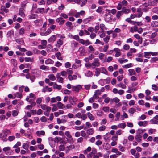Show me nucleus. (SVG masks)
Here are the masks:
<instances>
[{
	"mask_svg": "<svg viewBox=\"0 0 158 158\" xmlns=\"http://www.w3.org/2000/svg\"><path fill=\"white\" fill-rule=\"evenodd\" d=\"M127 4L128 3L127 1L126 0H123L122 2L119 3L117 6V8L118 10H120L123 8V6H126Z\"/></svg>",
	"mask_w": 158,
	"mask_h": 158,
	"instance_id": "1",
	"label": "nucleus"
},
{
	"mask_svg": "<svg viewBox=\"0 0 158 158\" xmlns=\"http://www.w3.org/2000/svg\"><path fill=\"white\" fill-rule=\"evenodd\" d=\"M65 134L67 137L69 138V139H67L68 142L70 143H73V141L70 132L69 131H66L65 132Z\"/></svg>",
	"mask_w": 158,
	"mask_h": 158,
	"instance_id": "2",
	"label": "nucleus"
},
{
	"mask_svg": "<svg viewBox=\"0 0 158 158\" xmlns=\"http://www.w3.org/2000/svg\"><path fill=\"white\" fill-rule=\"evenodd\" d=\"M92 64V69H94L96 67H98L100 65L99 59L98 58H94Z\"/></svg>",
	"mask_w": 158,
	"mask_h": 158,
	"instance_id": "3",
	"label": "nucleus"
},
{
	"mask_svg": "<svg viewBox=\"0 0 158 158\" xmlns=\"http://www.w3.org/2000/svg\"><path fill=\"white\" fill-rule=\"evenodd\" d=\"M69 100L71 105L74 106L76 105V102H77L78 99L75 97L70 96L69 98Z\"/></svg>",
	"mask_w": 158,
	"mask_h": 158,
	"instance_id": "4",
	"label": "nucleus"
},
{
	"mask_svg": "<svg viewBox=\"0 0 158 158\" xmlns=\"http://www.w3.org/2000/svg\"><path fill=\"white\" fill-rule=\"evenodd\" d=\"M61 100V99L60 97L57 96L56 97L52 98L51 99V103H55L57 101H60Z\"/></svg>",
	"mask_w": 158,
	"mask_h": 158,
	"instance_id": "5",
	"label": "nucleus"
},
{
	"mask_svg": "<svg viewBox=\"0 0 158 158\" xmlns=\"http://www.w3.org/2000/svg\"><path fill=\"white\" fill-rule=\"evenodd\" d=\"M41 108L44 110H48V111H50L51 109V107L48 106L46 105L43 104L40 105Z\"/></svg>",
	"mask_w": 158,
	"mask_h": 158,
	"instance_id": "6",
	"label": "nucleus"
},
{
	"mask_svg": "<svg viewBox=\"0 0 158 158\" xmlns=\"http://www.w3.org/2000/svg\"><path fill=\"white\" fill-rule=\"evenodd\" d=\"M113 51L116 52V54L115 55L116 57H118L121 55L120 50L118 48H115L114 49Z\"/></svg>",
	"mask_w": 158,
	"mask_h": 158,
	"instance_id": "7",
	"label": "nucleus"
},
{
	"mask_svg": "<svg viewBox=\"0 0 158 158\" xmlns=\"http://www.w3.org/2000/svg\"><path fill=\"white\" fill-rule=\"evenodd\" d=\"M82 87L81 85H78L76 86H73L72 88L73 91L78 92L81 89Z\"/></svg>",
	"mask_w": 158,
	"mask_h": 158,
	"instance_id": "8",
	"label": "nucleus"
},
{
	"mask_svg": "<svg viewBox=\"0 0 158 158\" xmlns=\"http://www.w3.org/2000/svg\"><path fill=\"white\" fill-rule=\"evenodd\" d=\"M94 18V17L92 16H90L88 18L84 19L83 22L85 24H87L92 20Z\"/></svg>",
	"mask_w": 158,
	"mask_h": 158,
	"instance_id": "9",
	"label": "nucleus"
},
{
	"mask_svg": "<svg viewBox=\"0 0 158 158\" xmlns=\"http://www.w3.org/2000/svg\"><path fill=\"white\" fill-rule=\"evenodd\" d=\"M78 43L73 41L71 43V47L74 50L76 47L78 46Z\"/></svg>",
	"mask_w": 158,
	"mask_h": 158,
	"instance_id": "10",
	"label": "nucleus"
},
{
	"mask_svg": "<svg viewBox=\"0 0 158 158\" xmlns=\"http://www.w3.org/2000/svg\"><path fill=\"white\" fill-rule=\"evenodd\" d=\"M86 133L89 135H92L94 133V131L93 128H90L87 129L86 130Z\"/></svg>",
	"mask_w": 158,
	"mask_h": 158,
	"instance_id": "11",
	"label": "nucleus"
},
{
	"mask_svg": "<svg viewBox=\"0 0 158 158\" xmlns=\"http://www.w3.org/2000/svg\"><path fill=\"white\" fill-rule=\"evenodd\" d=\"M52 91V89L51 88H49L48 86H46L44 87L42 90V92L45 93L46 92H51Z\"/></svg>",
	"mask_w": 158,
	"mask_h": 158,
	"instance_id": "12",
	"label": "nucleus"
},
{
	"mask_svg": "<svg viewBox=\"0 0 158 158\" xmlns=\"http://www.w3.org/2000/svg\"><path fill=\"white\" fill-rule=\"evenodd\" d=\"M36 133L37 135L39 137L41 135L44 136L45 135V132L43 130L37 131Z\"/></svg>",
	"mask_w": 158,
	"mask_h": 158,
	"instance_id": "13",
	"label": "nucleus"
},
{
	"mask_svg": "<svg viewBox=\"0 0 158 158\" xmlns=\"http://www.w3.org/2000/svg\"><path fill=\"white\" fill-rule=\"evenodd\" d=\"M138 124L140 126L145 127L148 124V122L146 121L143 122L140 121L138 122Z\"/></svg>",
	"mask_w": 158,
	"mask_h": 158,
	"instance_id": "14",
	"label": "nucleus"
},
{
	"mask_svg": "<svg viewBox=\"0 0 158 158\" xmlns=\"http://www.w3.org/2000/svg\"><path fill=\"white\" fill-rule=\"evenodd\" d=\"M56 35H53L48 39V41L49 42H53L56 40Z\"/></svg>",
	"mask_w": 158,
	"mask_h": 158,
	"instance_id": "15",
	"label": "nucleus"
},
{
	"mask_svg": "<svg viewBox=\"0 0 158 158\" xmlns=\"http://www.w3.org/2000/svg\"><path fill=\"white\" fill-rule=\"evenodd\" d=\"M105 16L104 19L108 23H110L111 22L112 18L110 16L107 15H105Z\"/></svg>",
	"mask_w": 158,
	"mask_h": 158,
	"instance_id": "16",
	"label": "nucleus"
},
{
	"mask_svg": "<svg viewBox=\"0 0 158 158\" xmlns=\"http://www.w3.org/2000/svg\"><path fill=\"white\" fill-rule=\"evenodd\" d=\"M63 44V41L61 40H58L57 43L56 44V46L57 47L60 48L61 46Z\"/></svg>",
	"mask_w": 158,
	"mask_h": 158,
	"instance_id": "17",
	"label": "nucleus"
},
{
	"mask_svg": "<svg viewBox=\"0 0 158 158\" xmlns=\"http://www.w3.org/2000/svg\"><path fill=\"white\" fill-rule=\"evenodd\" d=\"M130 10L129 9H127L125 6H123L122 8V13H125L126 14H128L130 12Z\"/></svg>",
	"mask_w": 158,
	"mask_h": 158,
	"instance_id": "18",
	"label": "nucleus"
},
{
	"mask_svg": "<svg viewBox=\"0 0 158 158\" xmlns=\"http://www.w3.org/2000/svg\"><path fill=\"white\" fill-rule=\"evenodd\" d=\"M77 76L75 75H72L71 74L68 75V78L71 81L73 80H75L77 79Z\"/></svg>",
	"mask_w": 158,
	"mask_h": 158,
	"instance_id": "19",
	"label": "nucleus"
},
{
	"mask_svg": "<svg viewBox=\"0 0 158 158\" xmlns=\"http://www.w3.org/2000/svg\"><path fill=\"white\" fill-rule=\"evenodd\" d=\"M45 63L47 65L53 64L54 63V61L50 59H48L45 60Z\"/></svg>",
	"mask_w": 158,
	"mask_h": 158,
	"instance_id": "20",
	"label": "nucleus"
},
{
	"mask_svg": "<svg viewBox=\"0 0 158 158\" xmlns=\"http://www.w3.org/2000/svg\"><path fill=\"white\" fill-rule=\"evenodd\" d=\"M100 27L101 30V31H104V30H107V28L105 27V25L103 24H101L100 25ZM101 31H99L98 33H100Z\"/></svg>",
	"mask_w": 158,
	"mask_h": 158,
	"instance_id": "21",
	"label": "nucleus"
},
{
	"mask_svg": "<svg viewBox=\"0 0 158 158\" xmlns=\"http://www.w3.org/2000/svg\"><path fill=\"white\" fill-rule=\"evenodd\" d=\"M53 87L54 89H56L58 90H60L62 88V87L61 85H58L56 83H54L53 85Z\"/></svg>",
	"mask_w": 158,
	"mask_h": 158,
	"instance_id": "22",
	"label": "nucleus"
},
{
	"mask_svg": "<svg viewBox=\"0 0 158 158\" xmlns=\"http://www.w3.org/2000/svg\"><path fill=\"white\" fill-rule=\"evenodd\" d=\"M56 106L59 109H63L64 108V105L60 102H58L56 104Z\"/></svg>",
	"mask_w": 158,
	"mask_h": 158,
	"instance_id": "23",
	"label": "nucleus"
},
{
	"mask_svg": "<svg viewBox=\"0 0 158 158\" xmlns=\"http://www.w3.org/2000/svg\"><path fill=\"white\" fill-rule=\"evenodd\" d=\"M61 53L58 52H57L55 56L57 58V59L59 60H62V58L61 56Z\"/></svg>",
	"mask_w": 158,
	"mask_h": 158,
	"instance_id": "24",
	"label": "nucleus"
},
{
	"mask_svg": "<svg viewBox=\"0 0 158 158\" xmlns=\"http://www.w3.org/2000/svg\"><path fill=\"white\" fill-rule=\"evenodd\" d=\"M0 10L2 12H4L5 13H7L9 12V10L8 9H6L4 6L2 5L0 8Z\"/></svg>",
	"mask_w": 158,
	"mask_h": 158,
	"instance_id": "25",
	"label": "nucleus"
},
{
	"mask_svg": "<svg viewBox=\"0 0 158 158\" xmlns=\"http://www.w3.org/2000/svg\"><path fill=\"white\" fill-rule=\"evenodd\" d=\"M49 79L52 81H55L56 80V77L53 74H51L48 76Z\"/></svg>",
	"mask_w": 158,
	"mask_h": 158,
	"instance_id": "26",
	"label": "nucleus"
},
{
	"mask_svg": "<svg viewBox=\"0 0 158 158\" xmlns=\"http://www.w3.org/2000/svg\"><path fill=\"white\" fill-rule=\"evenodd\" d=\"M52 46L50 44L48 45L47 47V51L48 52H51L52 50Z\"/></svg>",
	"mask_w": 158,
	"mask_h": 158,
	"instance_id": "27",
	"label": "nucleus"
},
{
	"mask_svg": "<svg viewBox=\"0 0 158 158\" xmlns=\"http://www.w3.org/2000/svg\"><path fill=\"white\" fill-rule=\"evenodd\" d=\"M142 136L138 135L136 134V135L135 136V140L139 142H140L141 141V138Z\"/></svg>",
	"mask_w": 158,
	"mask_h": 158,
	"instance_id": "28",
	"label": "nucleus"
},
{
	"mask_svg": "<svg viewBox=\"0 0 158 158\" xmlns=\"http://www.w3.org/2000/svg\"><path fill=\"white\" fill-rule=\"evenodd\" d=\"M87 115L88 117L89 118L90 120L93 121L94 119V117L93 115L89 112H88L87 113Z\"/></svg>",
	"mask_w": 158,
	"mask_h": 158,
	"instance_id": "29",
	"label": "nucleus"
},
{
	"mask_svg": "<svg viewBox=\"0 0 158 158\" xmlns=\"http://www.w3.org/2000/svg\"><path fill=\"white\" fill-rule=\"evenodd\" d=\"M111 136L110 135L109 133H107L104 135L103 139L105 140H107Z\"/></svg>",
	"mask_w": 158,
	"mask_h": 158,
	"instance_id": "30",
	"label": "nucleus"
},
{
	"mask_svg": "<svg viewBox=\"0 0 158 158\" xmlns=\"http://www.w3.org/2000/svg\"><path fill=\"white\" fill-rule=\"evenodd\" d=\"M148 3L149 4L150 6H156V4L154 0L153 1L148 0Z\"/></svg>",
	"mask_w": 158,
	"mask_h": 158,
	"instance_id": "31",
	"label": "nucleus"
},
{
	"mask_svg": "<svg viewBox=\"0 0 158 158\" xmlns=\"http://www.w3.org/2000/svg\"><path fill=\"white\" fill-rule=\"evenodd\" d=\"M93 74L91 71L89 70L87 73L85 74V75L88 77H92L93 76Z\"/></svg>",
	"mask_w": 158,
	"mask_h": 158,
	"instance_id": "32",
	"label": "nucleus"
},
{
	"mask_svg": "<svg viewBox=\"0 0 158 158\" xmlns=\"http://www.w3.org/2000/svg\"><path fill=\"white\" fill-rule=\"evenodd\" d=\"M14 95L15 96V97H17L20 98H21L22 96V93H19L18 92H17L15 93L14 94Z\"/></svg>",
	"mask_w": 158,
	"mask_h": 158,
	"instance_id": "33",
	"label": "nucleus"
},
{
	"mask_svg": "<svg viewBox=\"0 0 158 158\" xmlns=\"http://www.w3.org/2000/svg\"><path fill=\"white\" fill-rule=\"evenodd\" d=\"M10 61L14 66L15 67L17 65V63L15 59H11Z\"/></svg>",
	"mask_w": 158,
	"mask_h": 158,
	"instance_id": "34",
	"label": "nucleus"
},
{
	"mask_svg": "<svg viewBox=\"0 0 158 158\" xmlns=\"http://www.w3.org/2000/svg\"><path fill=\"white\" fill-rule=\"evenodd\" d=\"M24 10L23 9H20L19 10V14L22 17H24L25 16V14L23 11Z\"/></svg>",
	"mask_w": 158,
	"mask_h": 158,
	"instance_id": "35",
	"label": "nucleus"
},
{
	"mask_svg": "<svg viewBox=\"0 0 158 158\" xmlns=\"http://www.w3.org/2000/svg\"><path fill=\"white\" fill-rule=\"evenodd\" d=\"M118 126L119 128L124 129L126 127V124L124 123H122L119 124Z\"/></svg>",
	"mask_w": 158,
	"mask_h": 158,
	"instance_id": "36",
	"label": "nucleus"
},
{
	"mask_svg": "<svg viewBox=\"0 0 158 158\" xmlns=\"http://www.w3.org/2000/svg\"><path fill=\"white\" fill-rule=\"evenodd\" d=\"M106 129V126L105 125H103L101 126L98 128V131H104Z\"/></svg>",
	"mask_w": 158,
	"mask_h": 158,
	"instance_id": "37",
	"label": "nucleus"
},
{
	"mask_svg": "<svg viewBox=\"0 0 158 158\" xmlns=\"http://www.w3.org/2000/svg\"><path fill=\"white\" fill-rule=\"evenodd\" d=\"M150 123L151 124H156L158 125V121L156 120L153 118L150 121Z\"/></svg>",
	"mask_w": 158,
	"mask_h": 158,
	"instance_id": "38",
	"label": "nucleus"
},
{
	"mask_svg": "<svg viewBox=\"0 0 158 158\" xmlns=\"http://www.w3.org/2000/svg\"><path fill=\"white\" fill-rule=\"evenodd\" d=\"M37 53L39 54L40 53H41L42 55L44 56H45L47 55V53L44 50H43L41 51H40L37 50Z\"/></svg>",
	"mask_w": 158,
	"mask_h": 158,
	"instance_id": "39",
	"label": "nucleus"
},
{
	"mask_svg": "<svg viewBox=\"0 0 158 158\" xmlns=\"http://www.w3.org/2000/svg\"><path fill=\"white\" fill-rule=\"evenodd\" d=\"M151 25L153 27H157L158 26V22L156 21H152V22Z\"/></svg>",
	"mask_w": 158,
	"mask_h": 158,
	"instance_id": "40",
	"label": "nucleus"
},
{
	"mask_svg": "<svg viewBox=\"0 0 158 158\" xmlns=\"http://www.w3.org/2000/svg\"><path fill=\"white\" fill-rule=\"evenodd\" d=\"M143 132V131L142 129H138L137 131L136 135L142 136V134Z\"/></svg>",
	"mask_w": 158,
	"mask_h": 158,
	"instance_id": "41",
	"label": "nucleus"
},
{
	"mask_svg": "<svg viewBox=\"0 0 158 158\" xmlns=\"http://www.w3.org/2000/svg\"><path fill=\"white\" fill-rule=\"evenodd\" d=\"M157 61H158V58L156 57H152L151 59L150 60L151 63H154Z\"/></svg>",
	"mask_w": 158,
	"mask_h": 158,
	"instance_id": "42",
	"label": "nucleus"
},
{
	"mask_svg": "<svg viewBox=\"0 0 158 158\" xmlns=\"http://www.w3.org/2000/svg\"><path fill=\"white\" fill-rule=\"evenodd\" d=\"M101 73H102L108 75V72L105 68L104 67L102 68Z\"/></svg>",
	"mask_w": 158,
	"mask_h": 158,
	"instance_id": "43",
	"label": "nucleus"
},
{
	"mask_svg": "<svg viewBox=\"0 0 158 158\" xmlns=\"http://www.w3.org/2000/svg\"><path fill=\"white\" fill-rule=\"evenodd\" d=\"M144 56L146 58L148 59L150 58V57H149V56H150L151 55L150 52H144Z\"/></svg>",
	"mask_w": 158,
	"mask_h": 158,
	"instance_id": "44",
	"label": "nucleus"
},
{
	"mask_svg": "<svg viewBox=\"0 0 158 158\" xmlns=\"http://www.w3.org/2000/svg\"><path fill=\"white\" fill-rule=\"evenodd\" d=\"M123 13H122V11H119L117 12L116 16V17L119 19L120 18V17L122 15Z\"/></svg>",
	"mask_w": 158,
	"mask_h": 158,
	"instance_id": "45",
	"label": "nucleus"
},
{
	"mask_svg": "<svg viewBox=\"0 0 158 158\" xmlns=\"http://www.w3.org/2000/svg\"><path fill=\"white\" fill-rule=\"evenodd\" d=\"M120 100L117 97H115L113 99H111V102H114L115 103H117Z\"/></svg>",
	"mask_w": 158,
	"mask_h": 158,
	"instance_id": "46",
	"label": "nucleus"
},
{
	"mask_svg": "<svg viewBox=\"0 0 158 158\" xmlns=\"http://www.w3.org/2000/svg\"><path fill=\"white\" fill-rule=\"evenodd\" d=\"M128 111L131 114H133L134 113L136 112V110L134 108H131L129 109Z\"/></svg>",
	"mask_w": 158,
	"mask_h": 158,
	"instance_id": "47",
	"label": "nucleus"
},
{
	"mask_svg": "<svg viewBox=\"0 0 158 158\" xmlns=\"http://www.w3.org/2000/svg\"><path fill=\"white\" fill-rule=\"evenodd\" d=\"M29 145L27 143H23V148L25 150H27L29 148Z\"/></svg>",
	"mask_w": 158,
	"mask_h": 158,
	"instance_id": "48",
	"label": "nucleus"
},
{
	"mask_svg": "<svg viewBox=\"0 0 158 158\" xmlns=\"http://www.w3.org/2000/svg\"><path fill=\"white\" fill-rule=\"evenodd\" d=\"M67 74L68 75L71 74L73 73V71L71 68H69L66 70Z\"/></svg>",
	"mask_w": 158,
	"mask_h": 158,
	"instance_id": "49",
	"label": "nucleus"
},
{
	"mask_svg": "<svg viewBox=\"0 0 158 158\" xmlns=\"http://www.w3.org/2000/svg\"><path fill=\"white\" fill-rule=\"evenodd\" d=\"M62 139L61 137H55L54 140V142L56 143H58L59 141H60Z\"/></svg>",
	"mask_w": 158,
	"mask_h": 158,
	"instance_id": "50",
	"label": "nucleus"
},
{
	"mask_svg": "<svg viewBox=\"0 0 158 158\" xmlns=\"http://www.w3.org/2000/svg\"><path fill=\"white\" fill-rule=\"evenodd\" d=\"M117 85L118 87H121L123 89H125L126 88V86L124 84H123L121 83Z\"/></svg>",
	"mask_w": 158,
	"mask_h": 158,
	"instance_id": "51",
	"label": "nucleus"
},
{
	"mask_svg": "<svg viewBox=\"0 0 158 158\" xmlns=\"http://www.w3.org/2000/svg\"><path fill=\"white\" fill-rule=\"evenodd\" d=\"M110 36H106L105 38H104L103 39V40H104V41L106 43H107L109 42V41L110 40Z\"/></svg>",
	"mask_w": 158,
	"mask_h": 158,
	"instance_id": "52",
	"label": "nucleus"
},
{
	"mask_svg": "<svg viewBox=\"0 0 158 158\" xmlns=\"http://www.w3.org/2000/svg\"><path fill=\"white\" fill-rule=\"evenodd\" d=\"M18 112H19L17 110H14L12 112V115L14 117L18 115Z\"/></svg>",
	"mask_w": 158,
	"mask_h": 158,
	"instance_id": "53",
	"label": "nucleus"
},
{
	"mask_svg": "<svg viewBox=\"0 0 158 158\" xmlns=\"http://www.w3.org/2000/svg\"><path fill=\"white\" fill-rule=\"evenodd\" d=\"M129 71L130 75H135L136 74L135 72L134 69H129Z\"/></svg>",
	"mask_w": 158,
	"mask_h": 158,
	"instance_id": "54",
	"label": "nucleus"
},
{
	"mask_svg": "<svg viewBox=\"0 0 158 158\" xmlns=\"http://www.w3.org/2000/svg\"><path fill=\"white\" fill-rule=\"evenodd\" d=\"M26 6V3H25V2H22L21 3V9H23V10H24V8Z\"/></svg>",
	"mask_w": 158,
	"mask_h": 158,
	"instance_id": "55",
	"label": "nucleus"
},
{
	"mask_svg": "<svg viewBox=\"0 0 158 158\" xmlns=\"http://www.w3.org/2000/svg\"><path fill=\"white\" fill-rule=\"evenodd\" d=\"M50 69L54 73H56L58 71V69L54 67H51Z\"/></svg>",
	"mask_w": 158,
	"mask_h": 158,
	"instance_id": "56",
	"label": "nucleus"
},
{
	"mask_svg": "<svg viewBox=\"0 0 158 158\" xmlns=\"http://www.w3.org/2000/svg\"><path fill=\"white\" fill-rule=\"evenodd\" d=\"M15 41L17 43L20 44H23V40L22 39H17Z\"/></svg>",
	"mask_w": 158,
	"mask_h": 158,
	"instance_id": "57",
	"label": "nucleus"
},
{
	"mask_svg": "<svg viewBox=\"0 0 158 158\" xmlns=\"http://www.w3.org/2000/svg\"><path fill=\"white\" fill-rule=\"evenodd\" d=\"M96 71L95 72V74L96 76H98L100 74V70L99 69L96 68L95 69Z\"/></svg>",
	"mask_w": 158,
	"mask_h": 158,
	"instance_id": "58",
	"label": "nucleus"
},
{
	"mask_svg": "<svg viewBox=\"0 0 158 158\" xmlns=\"http://www.w3.org/2000/svg\"><path fill=\"white\" fill-rule=\"evenodd\" d=\"M105 56L104 54L102 53H100L98 55V57L101 60H102Z\"/></svg>",
	"mask_w": 158,
	"mask_h": 158,
	"instance_id": "59",
	"label": "nucleus"
},
{
	"mask_svg": "<svg viewBox=\"0 0 158 158\" xmlns=\"http://www.w3.org/2000/svg\"><path fill=\"white\" fill-rule=\"evenodd\" d=\"M37 10L39 13H43L44 12V8H37Z\"/></svg>",
	"mask_w": 158,
	"mask_h": 158,
	"instance_id": "60",
	"label": "nucleus"
},
{
	"mask_svg": "<svg viewBox=\"0 0 158 158\" xmlns=\"http://www.w3.org/2000/svg\"><path fill=\"white\" fill-rule=\"evenodd\" d=\"M152 89L154 91H157L158 90V87L155 84H153L152 85Z\"/></svg>",
	"mask_w": 158,
	"mask_h": 158,
	"instance_id": "61",
	"label": "nucleus"
},
{
	"mask_svg": "<svg viewBox=\"0 0 158 158\" xmlns=\"http://www.w3.org/2000/svg\"><path fill=\"white\" fill-rule=\"evenodd\" d=\"M24 61L26 62H32V60L30 57H25L24 58Z\"/></svg>",
	"mask_w": 158,
	"mask_h": 158,
	"instance_id": "62",
	"label": "nucleus"
},
{
	"mask_svg": "<svg viewBox=\"0 0 158 158\" xmlns=\"http://www.w3.org/2000/svg\"><path fill=\"white\" fill-rule=\"evenodd\" d=\"M37 147L38 148H39L40 150H43L44 148V145L41 143H40V144L38 145Z\"/></svg>",
	"mask_w": 158,
	"mask_h": 158,
	"instance_id": "63",
	"label": "nucleus"
},
{
	"mask_svg": "<svg viewBox=\"0 0 158 158\" xmlns=\"http://www.w3.org/2000/svg\"><path fill=\"white\" fill-rule=\"evenodd\" d=\"M118 139V137L116 135L113 136L111 138V139L112 141H116Z\"/></svg>",
	"mask_w": 158,
	"mask_h": 158,
	"instance_id": "64",
	"label": "nucleus"
}]
</instances>
